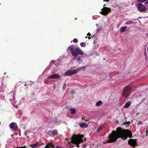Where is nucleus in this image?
Returning <instances> with one entry per match:
<instances>
[{"label":"nucleus","mask_w":148,"mask_h":148,"mask_svg":"<svg viewBox=\"0 0 148 148\" xmlns=\"http://www.w3.org/2000/svg\"><path fill=\"white\" fill-rule=\"evenodd\" d=\"M132 134L129 130L122 129L121 127H118L116 130H113L110 134H109V140L107 141L108 143H112L115 142L118 138H121L123 140L126 139L129 137H132Z\"/></svg>","instance_id":"nucleus-1"},{"label":"nucleus","mask_w":148,"mask_h":148,"mask_svg":"<svg viewBox=\"0 0 148 148\" xmlns=\"http://www.w3.org/2000/svg\"><path fill=\"white\" fill-rule=\"evenodd\" d=\"M85 140L86 138H84V135L80 134L73 135L71 139V143L73 144H76L78 147H79V144L83 142Z\"/></svg>","instance_id":"nucleus-2"},{"label":"nucleus","mask_w":148,"mask_h":148,"mask_svg":"<svg viewBox=\"0 0 148 148\" xmlns=\"http://www.w3.org/2000/svg\"><path fill=\"white\" fill-rule=\"evenodd\" d=\"M73 56L75 57H77L79 55H83L84 53L83 51L79 48H74L73 45H71L69 47Z\"/></svg>","instance_id":"nucleus-3"},{"label":"nucleus","mask_w":148,"mask_h":148,"mask_svg":"<svg viewBox=\"0 0 148 148\" xmlns=\"http://www.w3.org/2000/svg\"><path fill=\"white\" fill-rule=\"evenodd\" d=\"M86 67L84 66L83 67H80L76 69H71L67 71L65 73V75L71 76L75 73L79 71L82 69H85Z\"/></svg>","instance_id":"nucleus-4"},{"label":"nucleus","mask_w":148,"mask_h":148,"mask_svg":"<svg viewBox=\"0 0 148 148\" xmlns=\"http://www.w3.org/2000/svg\"><path fill=\"white\" fill-rule=\"evenodd\" d=\"M105 4L103 5V7L101 9V11L100 12V14L104 16L107 15L111 11L110 8L105 7Z\"/></svg>","instance_id":"nucleus-5"},{"label":"nucleus","mask_w":148,"mask_h":148,"mask_svg":"<svg viewBox=\"0 0 148 148\" xmlns=\"http://www.w3.org/2000/svg\"><path fill=\"white\" fill-rule=\"evenodd\" d=\"M136 140L135 139H130L128 140V144L130 146L134 148L136 145H137Z\"/></svg>","instance_id":"nucleus-6"},{"label":"nucleus","mask_w":148,"mask_h":148,"mask_svg":"<svg viewBox=\"0 0 148 148\" xmlns=\"http://www.w3.org/2000/svg\"><path fill=\"white\" fill-rule=\"evenodd\" d=\"M138 10L140 12H143L146 11V7L143 4L139 3L138 5Z\"/></svg>","instance_id":"nucleus-7"},{"label":"nucleus","mask_w":148,"mask_h":148,"mask_svg":"<svg viewBox=\"0 0 148 148\" xmlns=\"http://www.w3.org/2000/svg\"><path fill=\"white\" fill-rule=\"evenodd\" d=\"M10 128L12 129L14 131L18 130V127L16 123L15 122H12L10 124Z\"/></svg>","instance_id":"nucleus-8"},{"label":"nucleus","mask_w":148,"mask_h":148,"mask_svg":"<svg viewBox=\"0 0 148 148\" xmlns=\"http://www.w3.org/2000/svg\"><path fill=\"white\" fill-rule=\"evenodd\" d=\"M60 75L57 74L55 73L52 75H51L48 77V79H56L59 78Z\"/></svg>","instance_id":"nucleus-9"},{"label":"nucleus","mask_w":148,"mask_h":148,"mask_svg":"<svg viewBox=\"0 0 148 148\" xmlns=\"http://www.w3.org/2000/svg\"><path fill=\"white\" fill-rule=\"evenodd\" d=\"M131 87L129 86H126L123 90V92H130L132 91Z\"/></svg>","instance_id":"nucleus-10"},{"label":"nucleus","mask_w":148,"mask_h":148,"mask_svg":"<svg viewBox=\"0 0 148 148\" xmlns=\"http://www.w3.org/2000/svg\"><path fill=\"white\" fill-rule=\"evenodd\" d=\"M54 145L52 143H47L45 146V148H51V147H54Z\"/></svg>","instance_id":"nucleus-11"},{"label":"nucleus","mask_w":148,"mask_h":148,"mask_svg":"<svg viewBox=\"0 0 148 148\" xmlns=\"http://www.w3.org/2000/svg\"><path fill=\"white\" fill-rule=\"evenodd\" d=\"M131 103L130 101H128L123 106V108H128L130 105Z\"/></svg>","instance_id":"nucleus-12"},{"label":"nucleus","mask_w":148,"mask_h":148,"mask_svg":"<svg viewBox=\"0 0 148 148\" xmlns=\"http://www.w3.org/2000/svg\"><path fill=\"white\" fill-rule=\"evenodd\" d=\"M127 27V26H125L121 27L120 29V32L121 33H123L125 32L126 30Z\"/></svg>","instance_id":"nucleus-13"},{"label":"nucleus","mask_w":148,"mask_h":148,"mask_svg":"<svg viewBox=\"0 0 148 148\" xmlns=\"http://www.w3.org/2000/svg\"><path fill=\"white\" fill-rule=\"evenodd\" d=\"M71 111V114H74L76 113L75 109L74 108H71L70 110Z\"/></svg>","instance_id":"nucleus-14"},{"label":"nucleus","mask_w":148,"mask_h":148,"mask_svg":"<svg viewBox=\"0 0 148 148\" xmlns=\"http://www.w3.org/2000/svg\"><path fill=\"white\" fill-rule=\"evenodd\" d=\"M51 132H52L53 134L56 135H57L58 134V131L57 130H53V131H51Z\"/></svg>","instance_id":"nucleus-15"},{"label":"nucleus","mask_w":148,"mask_h":148,"mask_svg":"<svg viewBox=\"0 0 148 148\" xmlns=\"http://www.w3.org/2000/svg\"><path fill=\"white\" fill-rule=\"evenodd\" d=\"M102 104V101H99L96 103V106H99L101 105Z\"/></svg>","instance_id":"nucleus-16"},{"label":"nucleus","mask_w":148,"mask_h":148,"mask_svg":"<svg viewBox=\"0 0 148 148\" xmlns=\"http://www.w3.org/2000/svg\"><path fill=\"white\" fill-rule=\"evenodd\" d=\"M79 125L80 127L83 128L86 125V124L84 123H81L79 124Z\"/></svg>","instance_id":"nucleus-17"},{"label":"nucleus","mask_w":148,"mask_h":148,"mask_svg":"<svg viewBox=\"0 0 148 148\" xmlns=\"http://www.w3.org/2000/svg\"><path fill=\"white\" fill-rule=\"evenodd\" d=\"M133 23V21H129L126 22L125 24L127 25H129L132 24Z\"/></svg>","instance_id":"nucleus-18"},{"label":"nucleus","mask_w":148,"mask_h":148,"mask_svg":"<svg viewBox=\"0 0 148 148\" xmlns=\"http://www.w3.org/2000/svg\"><path fill=\"white\" fill-rule=\"evenodd\" d=\"M102 129V126H99L98 127V129H97V132L98 133Z\"/></svg>","instance_id":"nucleus-19"},{"label":"nucleus","mask_w":148,"mask_h":148,"mask_svg":"<svg viewBox=\"0 0 148 148\" xmlns=\"http://www.w3.org/2000/svg\"><path fill=\"white\" fill-rule=\"evenodd\" d=\"M147 1L145 3V4H146L147 3H148V0H139L138 1L139 2H141L142 3H143L145 2L146 1Z\"/></svg>","instance_id":"nucleus-20"},{"label":"nucleus","mask_w":148,"mask_h":148,"mask_svg":"<svg viewBox=\"0 0 148 148\" xmlns=\"http://www.w3.org/2000/svg\"><path fill=\"white\" fill-rule=\"evenodd\" d=\"M80 45L82 47H86V44L84 42H82L80 43Z\"/></svg>","instance_id":"nucleus-21"},{"label":"nucleus","mask_w":148,"mask_h":148,"mask_svg":"<svg viewBox=\"0 0 148 148\" xmlns=\"http://www.w3.org/2000/svg\"><path fill=\"white\" fill-rule=\"evenodd\" d=\"M30 146L32 148H35L36 147L38 146L36 144H33L32 145H31Z\"/></svg>","instance_id":"nucleus-22"},{"label":"nucleus","mask_w":148,"mask_h":148,"mask_svg":"<svg viewBox=\"0 0 148 148\" xmlns=\"http://www.w3.org/2000/svg\"><path fill=\"white\" fill-rule=\"evenodd\" d=\"M127 93H122V95L125 98H127L128 96V95L126 94Z\"/></svg>","instance_id":"nucleus-23"},{"label":"nucleus","mask_w":148,"mask_h":148,"mask_svg":"<svg viewBox=\"0 0 148 148\" xmlns=\"http://www.w3.org/2000/svg\"><path fill=\"white\" fill-rule=\"evenodd\" d=\"M66 84H65L63 86V87H62V89L63 90H64L66 88Z\"/></svg>","instance_id":"nucleus-24"},{"label":"nucleus","mask_w":148,"mask_h":148,"mask_svg":"<svg viewBox=\"0 0 148 148\" xmlns=\"http://www.w3.org/2000/svg\"><path fill=\"white\" fill-rule=\"evenodd\" d=\"M78 40L76 38H74L73 40V42L75 43H76L78 42Z\"/></svg>","instance_id":"nucleus-25"},{"label":"nucleus","mask_w":148,"mask_h":148,"mask_svg":"<svg viewBox=\"0 0 148 148\" xmlns=\"http://www.w3.org/2000/svg\"><path fill=\"white\" fill-rule=\"evenodd\" d=\"M144 55L145 56V58H146L147 57V54L146 51H145L144 53Z\"/></svg>","instance_id":"nucleus-26"},{"label":"nucleus","mask_w":148,"mask_h":148,"mask_svg":"<svg viewBox=\"0 0 148 148\" xmlns=\"http://www.w3.org/2000/svg\"><path fill=\"white\" fill-rule=\"evenodd\" d=\"M143 124L142 122H141V121H139L138 123V125H142Z\"/></svg>","instance_id":"nucleus-27"},{"label":"nucleus","mask_w":148,"mask_h":148,"mask_svg":"<svg viewBox=\"0 0 148 148\" xmlns=\"http://www.w3.org/2000/svg\"><path fill=\"white\" fill-rule=\"evenodd\" d=\"M1 98L2 100H4L5 99V98L3 96H2V95H1Z\"/></svg>","instance_id":"nucleus-28"},{"label":"nucleus","mask_w":148,"mask_h":148,"mask_svg":"<svg viewBox=\"0 0 148 148\" xmlns=\"http://www.w3.org/2000/svg\"><path fill=\"white\" fill-rule=\"evenodd\" d=\"M77 60L78 61H79L81 60V58L80 57H79L77 58Z\"/></svg>","instance_id":"nucleus-29"},{"label":"nucleus","mask_w":148,"mask_h":148,"mask_svg":"<svg viewBox=\"0 0 148 148\" xmlns=\"http://www.w3.org/2000/svg\"><path fill=\"white\" fill-rule=\"evenodd\" d=\"M130 121H128L127 122H126L125 123H124V124H125V125H126L127 124H129V123H130Z\"/></svg>","instance_id":"nucleus-30"},{"label":"nucleus","mask_w":148,"mask_h":148,"mask_svg":"<svg viewBox=\"0 0 148 148\" xmlns=\"http://www.w3.org/2000/svg\"><path fill=\"white\" fill-rule=\"evenodd\" d=\"M56 148H64V147H60L59 146H57Z\"/></svg>","instance_id":"nucleus-31"},{"label":"nucleus","mask_w":148,"mask_h":148,"mask_svg":"<svg viewBox=\"0 0 148 148\" xmlns=\"http://www.w3.org/2000/svg\"><path fill=\"white\" fill-rule=\"evenodd\" d=\"M87 35L90 36L91 35V34L89 32L87 34Z\"/></svg>","instance_id":"nucleus-32"},{"label":"nucleus","mask_w":148,"mask_h":148,"mask_svg":"<svg viewBox=\"0 0 148 148\" xmlns=\"http://www.w3.org/2000/svg\"><path fill=\"white\" fill-rule=\"evenodd\" d=\"M104 1L109 2L110 0H103Z\"/></svg>","instance_id":"nucleus-33"},{"label":"nucleus","mask_w":148,"mask_h":148,"mask_svg":"<svg viewBox=\"0 0 148 148\" xmlns=\"http://www.w3.org/2000/svg\"><path fill=\"white\" fill-rule=\"evenodd\" d=\"M74 147V145H71V148H73Z\"/></svg>","instance_id":"nucleus-34"},{"label":"nucleus","mask_w":148,"mask_h":148,"mask_svg":"<svg viewBox=\"0 0 148 148\" xmlns=\"http://www.w3.org/2000/svg\"><path fill=\"white\" fill-rule=\"evenodd\" d=\"M146 112H147V114L148 115V109H147L146 110Z\"/></svg>","instance_id":"nucleus-35"},{"label":"nucleus","mask_w":148,"mask_h":148,"mask_svg":"<svg viewBox=\"0 0 148 148\" xmlns=\"http://www.w3.org/2000/svg\"><path fill=\"white\" fill-rule=\"evenodd\" d=\"M146 34V35L147 36H148V33Z\"/></svg>","instance_id":"nucleus-36"},{"label":"nucleus","mask_w":148,"mask_h":148,"mask_svg":"<svg viewBox=\"0 0 148 148\" xmlns=\"http://www.w3.org/2000/svg\"><path fill=\"white\" fill-rule=\"evenodd\" d=\"M88 38L89 39H90L91 38L90 36H89V37H88Z\"/></svg>","instance_id":"nucleus-37"},{"label":"nucleus","mask_w":148,"mask_h":148,"mask_svg":"<svg viewBox=\"0 0 148 148\" xmlns=\"http://www.w3.org/2000/svg\"><path fill=\"white\" fill-rule=\"evenodd\" d=\"M71 92L73 93V92H74L73 91H72Z\"/></svg>","instance_id":"nucleus-38"},{"label":"nucleus","mask_w":148,"mask_h":148,"mask_svg":"<svg viewBox=\"0 0 148 148\" xmlns=\"http://www.w3.org/2000/svg\"><path fill=\"white\" fill-rule=\"evenodd\" d=\"M145 100L144 99H143L142 100V101H143V100Z\"/></svg>","instance_id":"nucleus-39"},{"label":"nucleus","mask_w":148,"mask_h":148,"mask_svg":"<svg viewBox=\"0 0 148 148\" xmlns=\"http://www.w3.org/2000/svg\"><path fill=\"white\" fill-rule=\"evenodd\" d=\"M84 146H86V144H85V145H84Z\"/></svg>","instance_id":"nucleus-40"},{"label":"nucleus","mask_w":148,"mask_h":148,"mask_svg":"<svg viewBox=\"0 0 148 148\" xmlns=\"http://www.w3.org/2000/svg\"><path fill=\"white\" fill-rule=\"evenodd\" d=\"M128 126V125H126V127H127Z\"/></svg>","instance_id":"nucleus-41"},{"label":"nucleus","mask_w":148,"mask_h":148,"mask_svg":"<svg viewBox=\"0 0 148 148\" xmlns=\"http://www.w3.org/2000/svg\"><path fill=\"white\" fill-rule=\"evenodd\" d=\"M24 85H25V86H26V84H25Z\"/></svg>","instance_id":"nucleus-42"},{"label":"nucleus","mask_w":148,"mask_h":148,"mask_svg":"<svg viewBox=\"0 0 148 148\" xmlns=\"http://www.w3.org/2000/svg\"><path fill=\"white\" fill-rule=\"evenodd\" d=\"M87 36L86 37V38H87Z\"/></svg>","instance_id":"nucleus-43"},{"label":"nucleus","mask_w":148,"mask_h":148,"mask_svg":"<svg viewBox=\"0 0 148 148\" xmlns=\"http://www.w3.org/2000/svg\"><path fill=\"white\" fill-rule=\"evenodd\" d=\"M117 122V123H118V121H116Z\"/></svg>","instance_id":"nucleus-44"}]
</instances>
